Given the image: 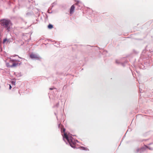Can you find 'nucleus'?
Here are the masks:
<instances>
[{"instance_id": "f257e3e1", "label": "nucleus", "mask_w": 153, "mask_h": 153, "mask_svg": "<svg viewBox=\"0 0 153 153\" xmlns=\"http://www.w3.org/2000/svg\"><path fill=\"white\" fill-rule=\"evenodd\" d=\"M63 137L64 139H66L71 147L74 148L75 147L76 143L75 141L69 137L66 133H64V135H63Z\"/></svg>"}, {"instance_id": "f03ea898", "label": "nucleus", "mask_w": 153, "mask_h": 153, "mask_svg": "<svg viewBox=\"0 0 153 153\" xmlns=\"http://www.w3.org/2000/svg\"><path fill=\"white\" fill-rule=\"evenodd\" d=\"M1 25L7 28L8 27L10 23V21L5 19H3L1 20Z\"/></svg>"}, {"instance_id": "7ed1b4c3", "label": "nucleus", "mask_w": 153, "mask_h": 153, "mask_svg": "<svg viewBox=\"0 0 153 153\" xmlns=\"http://www.w3.org/2000/svg\"><path fill=\"white\" fill-rule=\"evenodd\" d=\"M75 6L74 5H73L71 7L70 10V13L71 14H72L74 13V9H75Z\"/></svg>"}, {"instance_id": "20e7f679", "label": "nucleus", "mask_w": 153, "mask_h": 153, "mask_svg": "<svg viewBox=\"0 0 153 153\" xmlns=\"http://www.w3.org/2000/svg\"><path fill=\"white\" fill-rule=\"evenodd\" d=\"M30 57L32 58H38L37 56L35 54H32L30 55Z\"/></svg>"}, {"instance_id": "39448f33", "label": "nucleus", "mask_w": 153, "mask_h": 153, "mask_svg": "<svg viewBox=\"0 0 153 153\" xmlns=\"http://www.w3.org/2000/svg\"><path fill=\"white\" fill-rule=\"evenodd\" d=\"M18 63H13L12 65H11L10 66V67H16L18 65Z\"/></svg>"}, {"instance_id": "423d86ee", "label": "nucleus", "mask_w": 153, "mask_h": 153, "mask_svg": "<svg viewBox=\"0 0 153 153\" xmlns=\"http://www.w3.org/2000/svg\"><path fill=\"white\" fill-rule=\"evenodd\" d=\"M48 27L49 29H51L53 27V26L51 24H49L48 26Z\"/></svg>"}, {"instance_id": "0eeeda50", "label": "nucleus", "mask_w": 153, "mask_h": 153, "mask_svg": "<svg viewBox=\"0 0 153 153\" xmlns=\"http://www.w3.org/2000/svg\"><path fill=\"white\" fill-rule=\"evenodd\" d=\"M6 42H9V41L8 40H7V39L6 38H5L3 40V44H4L5 43H6Z\"/></svg>"}, {"instance_id": "6e6552de", "label": "nucleus", "mask_w": 153, "mask_h": 153, "mask_svg": "<svg viewBox=\"0 0 153 153\" xmlns=\"http://www.w3.org/2000/svg\"><path fill=\"white\" fill-rule=\"evenodd\" d=\"M62 131L64 133V134L65 133V128H63L62 129Z\"/></svg>"}, {"instance_id": "1a4fd4ad", "label": "nucleus", "mask_w": 153, "mask_h": 153, "mask_svg": "<svg viewBox=\"0 0 153 153\" xmlns=\"http://www.w3.org/2000/svg\"><path fill=\"white\" fill-rule=\"evenodd\" d=\"M12 88V87L10 85V89L11 88Z\"/></svg>"}, {"instance_id": "9d476101", "label": "nucleus", "mask_w": 153, "mask_h": 153, "mask_svg": "<svg viewBox=\"0 0 153 153\" xmlns=\"http://www.w3.org/2000/svg\"><path fill=\"white\" fill-rule=\"evenodd\" d=\"M50 90H53V89L52 88H50Z\"/></svg>"}, {"instance_id": "9b49d317", "label": "nucleus", "mask_w": 153, "mask_h": 153, "mask_svg": "<svg viewBox=\"0 0 153 153\" xmlns=\"http://www.w3.org/2000/svg\"><path fill=\"white\" fill-rule=\"evenodd\" d=\"M78 2H77V3L76 4H75L77 5L78 4Z\"/></svg>"}, {"instance_id": "f8f14e48", "label": "nucleus", "mask_w": 153, "mask_h": 153, "mask_svg": "<svg viewBox=\"0 0 153 153\" xmlns=\"http://www.w3.org/2000/svg\"><path fill=\"white\" fill-rule=\"evenodd\" d=\"M14 61H15V60H13V62H14Z\"/></svg>"}, {"instance_id": "ddd939ff", "label": "nucleus", "mask_w": 153, "mask_h": 153, "mask_svg": "<svg viewBox=\"0 0 153 153\" xmlns=\"http://www.w3.org/2000/svg\"><path fill=\"white\" fill-rule=\"evenodd\" d=\"M0 22H1V20L0 21Z\"/></svg>"}]
</instances>
